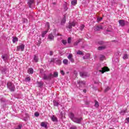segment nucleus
<instances>
[{
	"mask_svg": "<svg viewBox=\"0 0 129 129\" xmlns=\"http://www.w3.org/2000/svg\"><path fill=\"white\" fill-rule=\"evenodd\" d=\"M7 87L10 89L11 91H15L16 90V87H15V85L12 83V82H8L7 83Z\"/></svg>",
	"mask_w": 129,
	"mask_h": 129,
	"instance_id": "1",
	"label": "nucleus"
},
{
	"mask_svg": "<svg viewBox=\"0 0 129 129\" xmlns=\"http://www.w3.org/2000/svg\"><path fill=\"white\" fill-rule=\"evenodd\" d=\"M77 22L75 21H73V22H69V25L68 26V28L69 29H71L72 27H75L76 25H77Z\"/></svg>",
	"mask_w": 129,
	"mask_h": 129,
	"instance_id": "2",
	"label": "nucleus"
},
{
	"mask_svg": "<svg viewBox=\"0 0 129 129\" xmlns=\"http://www.w3.org/2000/svg\"><path fill=\"white\" fill-rule=\"evenodd\" d=\"M82 117H80L79 118H76L75 117L74 120H73V121L74 122H76V123H81V121H82Z\"/></svg>",
	"mask_w": 129,
	"mask_h": 129,
	"instance_id": "3",
	"label": "nucleus"
},
{
	"mask_svg": "<svg viewBox=\"0 0 129 129\" xmlns=\"http://www.w3.org/2000/svg\"><path fill=\"white\" fill-rule=\"evenodd\" d=\"M25 49V45L24 44H21L17 47V51H24Z\"/></svg>",
	"mask_w": 129,
	"mask_h": 129,
	"instance_id": "4",
	"label": "nucleus"
},
{
	"mask_svg": "<svg viewBox=\"0 0 129 129\" xmlns=\"http://www.w3.org/2000/svg\"><path fill=\"white\" fill-rule=\"evenodd\" d=\"M107 71H109V69H108V67H104L102 68V70L99 71V72H101L102 74H103L104 72H106Z\"/></svg>",
	"mask_w": 129,
	"mask_h": 129,
	"instance_id": "5",
	"label": "nucleus"
},
{
	"mask_svg": "<svg viewBox=\"0 0 129 129\" xmlns=\"http://www.w3.org/2000/svg\"><path fill=\"white\" fill-rule=\"evenodd\" d=\"M52 76H53V75L52 74H49L48 76H47L46 75H44L43 76V79L44 80H48V79H51V78L52 77Z\"/></svg>",
	"mask_w": 129,
	"mask_h": 129,
	"instance_id": "6",
	"label": "nucleus"
},
{
	"mask_svg": "<svg viewBox=\"0 0 129 129\" xmlns=\"http://www.w3.org/2000/svg\"><path fill=\"white\" fill-rule=\"evenodd\" d=\"M103 27L102 26L100 25H97L94 27V30L95 31H100V30H102Z\"/></svg>",
	"mask_w": 129,
	"mask_h": 129,
	"instance_id": "7",
	"label": "nucleus"
},
{
	"mask_svg": "<svg viewBox=\"0 0 129 129\" xmlns=\"http://www.w3.org/2000/svg\"><path fill=\"white\" fill-rule=\"evenodd\" d=\"M119 24L121 27H124L125 26V23L124 22V20H119Z\"/></svg>",
	"mask_w": 129,
	"mask_h": 129,
	"instance_id": "8",
	"label": "nucleus"
},
{
	"mask_svg": "<svg viewBox=\"0 0 129 129\" xmlns=\"http://www.w3.org/2000/svg\"><path fill=\"white\" fill-rule=\"evenodd\" d=\"M69 117H70V118L72 119V120H74V119H75V116H74V114L72 112H70L69 114Z\"/></svg>",
	"mask_w": 129,
	"mask_h": 129,
	"instance_id": "9",
	"label": "nucleus"
},
{
	"mask_svg": "<svg viewBox=\"0 0 129 129\" xmlns=\"http://www.w3.org/2000/svg\"><path fill=\"white\" fill-rule=\"evenodd\" d=\"M33 60L36 62H38L39 56H38V54H35L34 55Z\"/></svg>",
	"mask_w": 129,
	"mask_h": 129,
	"instance_id": "10",
	"label": "nucleus"
},
{
	"mask_svg": "<svg viewBox=\"0 0 129 129\" xmlns=\"http://www.w3.org/2000/svg\"><path fill=\"white\" fill-rule=\"evenodd\" d=\"M51 118L52 121H58V119L55 115L51 116Z\"/></svg>",
	"mask_w": 129,
	"mask_h": 129,
	"instance_id": "11",
	"label": "nucleus"
},
{
	"mask_svg": "<svg viewBox=\"0 0 129 129\" xmlns=\"http://www.w3.org/2000/svg\"><path fill=\"white\" fill-rule=\"evenodd\" d=\"M27 72L29 74H33V73H34V70L33 68H30L28 69Z\"/></svg>",
	"mask_w": 129,
	"mask_h": 129,
	"instance_id": "12",
	"label": "nucleus"
},
{
	"mask_svg": "<svg viewBox=\"0 0 129 129\" xmlns=\"http://www.w3.org/2000/svg\"><path fill=\"white\" fill-rule=\"evenodd\" d=\"M63 9H64V11H65L68 10V3H65V4L63 5Z\"/></svg>",
	"mask_w": 129,
	"mask_h": 129,
	"instance_id": "13",
	"label": "nucleus"
},
{
	"mask_svg": "<svg viewBox=\"0 0 129 129\" xmlns=\"http://www.w3.org/2000/svg\"><path fill=\"white\" fill-rule=\"evenodd\" d=\"M41 126H42L43 127H45V128H47V123L45 122H42L41 123Z\"/></svg>",
	"mask_w": 129,
	"mask_h": 129,
	"instance_id": "14",
	"label": "nucleus"
},
{
	"mask_svg": "<svg viewBox=\"0 0 129 129\" xmlns=\"http://www.w3.org/2000/svg\"><path fill=\"white\" fill-rule=\"evenodd\" d=\"M35 1L34 0H29L28 2V5L29 6V7L31 8V6L33 5V4H34Z\"/></svg>",
	"mask_w": 129,
	"mask_h": 129,
	"instance_id": "15",
	"label": "nucleus"
},
{
	"mask_svg": "<svg viewBox=\"0 0 129 129\" xmlns=\"http://www.w3.org/2000/svg\"><path fill=\"white\" fill-rule=\"evenodd\" d=\"M82 39L81 38L78 39V40L74 43V46H77V45L80 43V41H82Z\"/></svg>",
	"mask_w": 129,
	"mask_h": 129,
	"instance_id": "16",
	"label": "nucleus"
},
{
	"mask_svg": "<svg viewBox=\"0 0 129 129\" xmlns=\"http://www.w3.org/2000/svg\"><path fill=\"white\" fill-rule=\"evenodd\" d=\"M48 39H49L50 41H52V40H54V36H53V34H50L48 35Z\"/></svg>",
	"mask_w": 129,
	"mask_h": 129,
	"instance_id": "17",
	"label": "nucleus"
},
{
	"mask_svg": "<svg viewBox=\"0 0 129 129\" xmlns=\"http://www.w3.org/2000/svg\"><path fill=\"white\" fill-rule=\"evenodd\" d=\"M80 75L82 77H84L85 76H87V73H84V72H81V73H80Z\"/></svg>",
	"mask_w": 129,
	"mask_h": 129,
	"instance_id": "18",
	"label": "nucleus"
},
{
	"mask_svg": "<svg viewBox=\"0 0 129 129\" xmlns=\"http://www.w3.org/2000/svg\"><path fill=\"white\" fill-rule=\"evenodd\" d=\"M71 4L72 6H76V5H77V0H73Z\"/></svg>",
	"mask_w": 129,
	"mask_h": 129,
	"instance_id": "19",
	"label": "nucleus"
},
{
	"mask_svg": "<svg viewBox=\"0 0 129 129\" xmlns=\"http://www.w3.org/2000/svg\"><path fill=\"white\" fill-rule=\"evenodd\" d=\"M37 84L39 87H42L44 84V83H43V82H37Z\"/></svg>",
	"mask_w": 129,
	"mask_h": 129,
	"instance_id": "20",
	"label": "nucleus"
},
{
	"mask_svg": "<svg viewBox=\"0 0 129 129\" xmlns=\"http://www.w3.org/2000/svg\"><path fill=\"white\" fill-rule=\"evenodd\" d=\"M53 105H54L55 106H58L59 105V102H57V101L56 100H54L53 101Z\"/></svg>",
	"mask_w": 129,
	"mask_h": 129,
	"instance_id": "21",
	"label": "nucleus"
},
{
	"mask_svg": "<svg viewBox=\"0 0 129 129\" xmlns=\"http://www.w3.org/2000/svg\"><path fill=\"white\" fill-rule=\"evenodd\" d=\"M65 23H66V18H65V17H64V18L61 20V25H64Z\"/></svg>",
	"mask_w": 129,
	"mask_h": 129,
	"instance_id": "22",
	"label": "nucleus"
},
{
	"mask_svg": "<svg viewBox=\"0 0 129 129\" xmlns=\"http://www.w3.org/2000/svg\"><path fill=\"white\" fill-rule=\"evenodd\" d=\"M12 41L13 43H16V42H18V41H19V39L18 37H14Z\"/></svg>",
	"mask_w": 129,
	"mask_h": 129,
	"instance_id": "23",
	"label": "nucleus"
},
{
	"mask_svg": "<svg viewBox=\"0 0 129 129\" xmlns=\"http://www.w3.org/2000/svg\"><path fill=\"white\" fill-rule=\"evenodd\" d=\"M2 58L4 61H7V60H8V56H7V55H3Z\"/></svg>",
	"mask_w": 129,
	"mask_h": 129,
	"instance_id": "24",
	"label": "nucleus"
},
{
	"mask_svg": "<svg viewBox=\"0 0 129 129\" xmlns=\"http://www.w3.org/2000/svg\"><path fill=\"white\" fill-rule=\"evenodd\" d=\"M48 33V31H43L41 34V36L42 38H44L45 37V35Z\"/></svg>",
	"mask_w": 129,
	"mask_h": 129,
	"instance_id": "25",
	"label": "nucleus"
},
{
	"mask_svg": "<svg viewBox=\"0 0 129 129\" xmlns=\"http://www.w3.org/2000/svg\"><path fill=\"white\" fill-rule=\"evenodd\" d=\"M63 63L64 65H68V60L67 59H64L63 60Z\"/></svg>",
	"mask_w": 129,
	"mask_h": 129,
	"instance_id": "26",
	"label": "nucleus"
},
{
	"mask_svg": "<svg viewBox=\"0 0 129 129\" xmlns=\"http://www.w3.org/2000/svg\"><path fill=\"white\" fill-rule=\"evenodd\" d=\"M103 49H105V46H99L98 48V50H103Z\"/></svg>",
	"mask_w": 129,
	"mask_h": 129,
	"instance_id": "27",
	"label": "nucleus"
},
{
	"mask_svg": "<svg viewBox=\"0 0 129 129\" xmlns=\"http://www.w3.org/2000/svg\"><path fill=\"white\" fill-rule=\"evenodd\" d=\"M78 83H79V84L80 85L83 84V85H84V84H85V82H83L82 81H78Z\"/></svg>",
	"mask_w": 129,
	"mask_h": 129,
	"instance_id": "28",
	"label": "nucleus"
},
{
	"mask_svg": "<svg viewBox=\"0 0 129 129\" xmlns=\"http://www.w3.org/2000/svg\"><path fill=\"white\" fill-rule=\"evenodd\" d=\"M128 58V56L127 55V54L125 53L123 55V59H127Z\"/></svg>",
	"mask_w": 129,
	"mask_h": 129,
	"instance_id": "29",
	"label": "nucleus"
},
{
	"mask_svg": "<svg viewBox=\"0 0 129 129\" xmlns=\"http://www.w3.org/2000/svg\"><path fill=\"white\" fill-rule=\"evenodd\" d=\"M95 107H98L99 106V104H98V102L97 101H95Z\"/></svg>",
	"mask_w": 129,
	"mask_h": 129,
	"instance_id": "30",
	"label": "nucleus"
},
{
	"mask_svg": "<svg viewBox=\"0 0 129 129\" xmlns=\"http://www.w3.org/2000/svg\"><path fill=\"white\" fill-rule=\"evenodd\" d=\"M125 112H126V110H123L121 111L120 114H122V115H123V114H124V113H125Z\"/></svg>",
	"mask_w": 129,
	"mask_h": 129,
	"instance_id": "31",
	"label": "nucleus"
},
{
	"mask_svg": "<svg viewBox=\"0 0 129 129\" xmlns=\"http://www.w3.org/2000/svg\"><path fill=\"white\" fill-rule=\"evenodd\" d=\"M77 55H83V52H82L81 51L79 50L77 52Z\"/></svg>",
	"mask_w": 129,
	"mask_h": 129,
	"instance_id": "32",
	"label": "nucleus"
},
{
	"mask_svg": "<svg viewBox=\"0 0 129 129\" xmlns=\"http://www.w3.org/2000/svg\"><path fill=\"white\" fill-rule=\"evenodd\" d=\"M61 42L62 44H63V45H66L67 44V40H61Z\"/></svg>",
	"mask_w": 129,
	"mask_h": 129,
	"instance_id": "33",
	"label": "nucleus"
},
{
	"mask_svg": "<svg viewBox=\"0 0 129 129\" xmlns=\"http://www.w3.org/2000/svg\"><path fill=\"white\" fill-rule=\"evenodd\" d=\"M39 115H40V114L38 112H36L34 113V116H36V117H38V116H39Z\"/></svg>",
	"mask_w": 129,
	"mask_h": 129,
	"instance_id": "34",
	"label": "nucleus"
},
{
	"mask_svg": "<svg viewBox=\"0 0 129 129\" xmlns=\"http://www.w3.org/2000/svg\"><path fill=\"white\" fill-rule=\"evenodd\" d=\"M53 77H58V73L57 72L54 73Z\"/></svg>",
	"mask_w": 129,
	"mask_h": 129,
	"instance_id": "35",
	"label": "nucleus"
},
{
	"mask_svg": "<svg viewBox=\"0 0 129 129\" xmlns=\"http://www.w3.org/2000/svg\"><path fill=\"white\" fill-rule=\"evenodd\" d=\"M68 44H70L71 43V37H69L68 38Z\"/></svg>",
	"mask_w": 129,
	"mask_h": 129,
	"instance_id": "36",
	"label": "nucleus"
},
{
	"mask_svg": "<svg viewBox=\"0 0 129 129\" xmlns=\"http://www.w3.org/2000/svg\"><path fill=\"white\" fill-rule=\"evenodd\" d=\"M84 25H82L80 28L81 31H83V29H84Z\"/></svg>",
	"mask_w": 129,
	"mask_h": 129,
	"instance_id": "37",
	"label": "nucleus"
},
{
	"mask_svg": "<svg viewBox=\"0 0 129 129\" xmlns=\"http://www.w3.org/2000/svg\"><path fill=\"white\" fill-rule=\"evenodd\" d=\"M72 57H73V56L72 55V54H70L68 57V59H70L72 58Z\"/></svg>",
	"mask_w": 129,
	"mask_h": 129,
	"instance_id": "38",
	"label": "nucleus"
},
{
	"mask_svg": "<svg viewBox=\"0 0 129 129\" xmlns=\"http://www.w3.org/2000/svg\"><path fill=\"white\" fill-rule=\"evenodd\" d=\"M26 81H31V78L27 77L25 79Z\"/></svg>",
	"mask_w": 129,
	"mask_h": 129,
	"instance_id": "39",
	"label": "nucleus"
},
{
	"mask_svg": "<svg viewBox=\"0 0 129 129\" xmlns=\"http://www.w3.org/2000/svg\"><path fill=\"white\" fill-rule=\"evenodd\" d=\"M97 21L98 22H100V21H101V20H102V17H99L97 18Z\"/></svg>",
	"mask_w": 129,
	"mask_h": 129,
	"instance_id": "40",
	"label": "nucleus"
},
{
	"mask_svg": "<svg viewBox=\"0 0 129 129\" xmlns=\"http://www.w3.org/2000/svg\"><path fill=\"white\" fill-rule=\"evenodd\" d=\"M61 63L62 62L61 61V60H58L56 62V64H58V65H61Z\"/></svg>",
	"mask_w": 129,
	"mask_h": 129,
	"instance_id": "41",
	"label": "nucleus"
},
{
	"mask_svg": "<svg viewBox=\"0 0 129 129\" xmlns=\"http://www.w3.org/2000/svg\"><path fill=\"white\" fill-rule=\"evenodd\" d=\"M21 128H22V125L21 124H19L17 128H16V129H21Z\"/></svg>",
	"mask_w": 129,
	"mask_h": 129,
	"instance_id": "42",
	"label": "nucleus"
},
{
	"mask_svg": "<svg viewBox=\"0 0 129 129\" xmlns=\"http://www.w3.org/2000/svg\"><path fill=\"white\" fill-rule=\"evenodd\" d=\"M46 25L47 26L48 29H49V28H50V23L47 22V23H46Z\"/></svg>",
	"mask_w": 129,
	"mask_h": 129,
	"instance_id": "43",
	"label": "nucleus"
},
{
	"mask_svg": "<svg viewBox=\"0 0 129 129\" xmlns=\"http://www.w3.org/2000/svg\"><path fill=\"white\" fill-rule=\"evenodd\" d=\"M60 73L61 75H64L65 73H64V71L63 70L60 71Z\"/></svg>",
	"mask_w": 129,
	"mask_h": 129,
	"instance_id": "44",
	"label": "nucleus"
},
{
	"mask_svg": "<svg viewBox=\"0 0 129 129\" xmlns=\"http://www.w3.org/2000/svg\"><path fill=\"white\" fill-rule=\"evenodd\" d=\"M108 90H109V87H107L106 89H105V91H104V92H107V91Z\"/></svg>",
	"mask_w": 129,
	"mask_h": 129,
	"instance_id": "45",
	"label": "nucleus"
},
{
	"mask_svg": "<svg viewBox=\"0 0 129 129\" xmlns=\"http://www.w3.org/2000/svg\"><path fill=\"white\" fill-rule=\"evenodd\" d=\"M70 129H77V127L75 126H73L70 128Z\"/></svg>",
	"mask_w": 129,
	"mask_h": 129,
	"instance_id": "46",
	"label": "nucleus"
},
{
	"mask_svg": "<svg viewBox=\"0 0 129 129\" xmlns=\"http://www.w3.org/2000/svg\"><path fill=\"white\" fill-rule=\"evenodd\" d=\"M70 60H71L72 63H74V59L73 58H70Z\"/></svg>",
	"mask_w": 129,
	"mask_h": 129,
	"instance_id": "47",
	"label": "nucleus"
},
{
	"mask_svg": "<svg viewBox=\"0 0 129 129\" xmlns=\"http://www.w3.org/2000/svg\"><path fill=\"white\" fill-rule=\"evenodd\" d=\"M125 120L127 121L126 122H129V117L125 118Z\"/></svg>",
	"mask_w": 129,
	"mask_h": 129,
	"instance_id": "48",
	"label": "nucleus"
},
{
	"mask_svg": "<svg viewBox=\"0 0 129 129\" xmlns=\"http://www.w3.org/2000/svg\"><path fill=\"white\" fill-rule=\"evenodd\" d=\"M50 56H52V55H53V51H50Z\"/></svg>",
	"mask_w": 129,
	"mask_h": 129,
	"instance_id": "49",
	"label": "nucleus"
},
{
	"mask_svg": "<svg viewBox=\"0 0 129 129\" xmlns=\"http://www.w3.org/2000/svg\"><path fill=\"white\" fill-rule=\"evenodd\" d=\"M54 59H52L50 60V62H54Z\"/></svg>",
	"mask_w": 129,
	"mask_h": 129,
	"instance_id": "50",
	"label": "nucleus"
},
{
	"mask_svg": "<svg viewBox=\"0 0 129 129\" xmlns=\"http://www.w3.org/2000/svg\"><path fill=\"white\" fill-rule=\"evenodd\" d=\"M83 91H84V92L85 93H86V90H84Z\"/></svg>",
	"mask_w": 129,
	"mask_h": 129,
	"instance_id": "51",
	"label": "nucleus"
},
{
	"mask_svg": "<svg viewBox=\"0 0 129 129\" xmlns=\"http://www.w3.org/2000/svg\"><path fill=\"white\" fill-rule=\"evenodd\" d=\"M102 58H104V56H102Z\"/></svg>",
	"mask_w": 129,
	"mask_h": 129,
	"instance_id": "52",
	"label": "nucleus"
},
{
	"mask_svg": "<svg viewBox=\"0 0 129 129\" xmlns=\"http://www.w3.org/2000/svg\"><path fill=\"white\" fill-rule=\"evenodd\" d=\"M101 44H103V42H101V43H100Z\"/></svg>",
	"mask_w": 129,
	"mask_h": 129,
	"instance_id": "53",
	"label": "nucleus"
},
{
	"mask_svg": "<svg viewBox=\"0 0 129 129\" xmlns=\"http://www.w3.org/2000/svg\"><path fill=\"white\" fill-rule=\"evenodd\" d=\"M57 36H61V35H59V34H58Z\"/></svg>",
	"mask_w": 129,
	"mask_h": 129,
	"instance_id": "54",
	"label": "nucleus"
},
{
	"mask_svg": "<svg viewBox=\"0 0 129 129\" xmlns=\"http://www.w3.org/2000/svg\"><path fill=\"white\" fill-rule=\"evenodd\" d=\"M109 129H114V128H110Z\"/></svg>",
	"mask_w": 129,
	"mask_h": 129,
	"instance_id": "55",
	"label": "nucleus"
},
{
	"mask_svg": "<svg viewBox=\"0 0 129 129\" xmlns=\"http://www.w3.org/2000/svg\"><path fill=\"white\" fill-rule=\"evenodd\" d=\"M100 60H102V59H101V58H100Z\"/></svg>",
	"mask_w": 129,
	"mask_h": 129,
	"instance_id": "56",
	"label": "nucleus"
}]
</instances>
